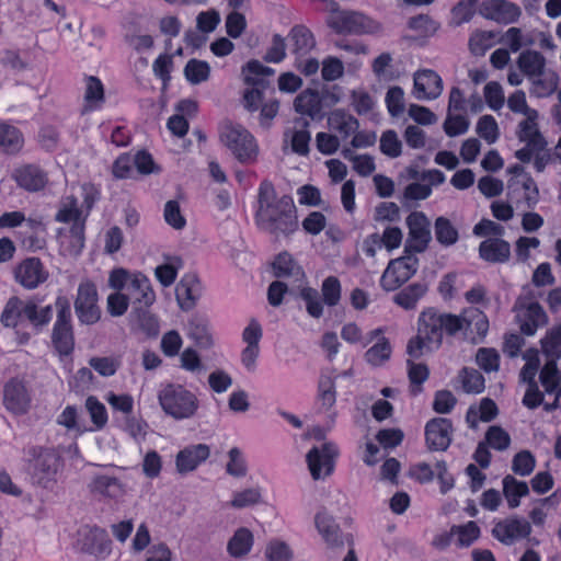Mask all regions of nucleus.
Masks as SVG:
<instances>
[{"label":"nucleus","mask_w":561,"mask_h":561,"mask_svg":"<svg viewBox=\"0 0 561 561\" xmlns=\"http://www.w3.org/2000/svg\"><path fill=\"white\" fill-rule=\"evenodd\" d=\"M427 286L424 283H413L394 295L393 301L409 310L416 307L420 299L426 294Z\"/></svg>","instance_id":"09e8293b"},{"label":"nucleus","mask_w":561,"mask_h":561,"mask_svg":"<svg viewBox=\"0 0 561 561\" xmlns=\"http://www.w3.org/2000/svg\"><path fill=\"white\" fill-rule=\"evenodd\" d=\"M228 474L234 478H243L248 473V463L243 451L238 447H232L228 451V461L226 465Z\"/></svg>","instance_id":"680f3d73"},{"label":"nucleus","mask_w":561,"mask_h":561,"mask_svg":"<svg viewBox=\"0 0 561 561\" xmlns=\"http://www.w3.org/2000/svg\"><path fill=\"white\" fill-rule=\"evenodd\" d=\"M98 290L91 280H82L79 284L75 309L78 319L85 324H93L99 321L101 311L98 306Z\"/></svg>","instance_id":"ddd939ff"},{"label":"nucleus","mask_w":561,"mask_h":561,"mask_svg":"<svg viewBox=\"0 0 561 561\" xmlns=\"http://www.w3.org/2000/svg\"><path fill=\"white\" fill-rule=\"evenodd\" d=\"M438 347L439 344L432 343L430 330L425 323H422V319L420 318L417 334L409 341L407 346L409 356L417 358L425 352H432Z\"/></svg>","instance_id":"ea45409f"},{"label":"nucleus","mask_w":561,"mask_h":561,"mask_svg":"<svg viewBox=\"0 0 561 561\" xmlns=\"http://www.w3.org/2000/svg\"><path fill=\"white\" fill-rule=\"evenodd\" d=\"M28 300L16 296L9 298L2 310L0 322L5 328L16 329L26 320Z\"/></svg>","instance_id":"c85d7f7f"},{"label":"nucleus","mask_w":561,"mask_h":561,"mask_svg":"<svg viewBox=\"0 0 561 561\" xmlns=\"http://www.w3.org/2000/svg\"><path fill=\"white\" fill-rule=\"evenodd\" d=\"M158 401L162 411L178 421L193 417L199 407L194 392L173 382L161 386L158 391Z\"/></svg>","instance_id":"7ed1b4c3"},{"label":"nucleus","mask_w":561,"mask_h":561,"mask_svg":"<svg viewBox=\"0 0 561 561\" xmlns=\"http://www.w3.org/2000/svg\"><path fill=\"white\" fill-rule=\"evenodd\" d=\"M76 546L82 552L93 556L99 560L106 559L112 551L111 540L106 531L95 526H82L77 534Z\"/></svg>","instance_id":"9d476101"},{"label":"nucleus","mask_w":561,"mask_h":561,"mask_svg":"<svg viewBox=\"0 0 561 561\" xmlns=\"http://www.w3.org/2000/svg\"><path fill=\"white\" fill-rule=\"evenodd\" d=\"M517 66L528 80L540 76V72L547 69L545 57L536 50L523 51L518 56Z\"/></svg>","instance_id":"79ce46f5"},{"label":"nucleus","mask_w":561,"mask_h":561,"mask_svg":"<svg viewBox=\"0 0 561 561\" xmlns=\"http://www.w3.org/2000/svg\"><path fill=\"white\" fill-rule=\"evenodd\" d=\"M539 380L545 391L549 394L554 393L556 398L551 404L546 405V410L551 411L558 408L561 396V373L554 360H547L539 373Z\"/></svg>","instance_id":"bb28decb"},{"label":"nucleus","mask_w":561,"mask_h":561,"mask_svg":"<svg viewBox=\"0 0 561 561\" xmlns=\"http://www.w3.org/2000/svg\"><path fill=\"white\" fill-rule=\"evenodd\" d=\"M221 144L241 163H252L259 156V145L254 136L242 125L226 123L220 127Z\"/></svg>","instance_id":"39448f33"},{"label":"nucleus","mask_w":561,"mask_h":561,"mask_svg":"<svg viewBox=\"0 0 561 561\" xmlns=\"http://www.w3.org/2000/svg\"><path fill=\"white\" fill-rule=\"evenodd\" d=\"M184 75L192 84H199L208 80L210 66L204 60L191 59L185 65Z\"/></svg>","instance_id":"bf43d9fd"},{"label":"nucleus","mask_w":561,"mask_h":561,"mask_svg":"<svg viewBox=\"0 0 561 561\" xmlns=\"http://www.w3.org/2000/svg\"><path fill=\"white\" fill-rule=\"evenodd\" d=\"M480 13L488 20L510 24L518 20L520 9L506 0H485L480 5Z\"/></svg>","instance_id":"aec40b11"},{"label":"nucleus","mask_w":561,"mask_h":561,"mask_svg":"<svg viewBox=\"0 0 561 561\" xmlns=\"http://www.w3.org/2000/svg\"><path fill=\"white\" fill-rule=\"evenodd\" d=\"M314 525L322 539L331 547L342 543L340 527L334 518L325 511H319L314 516Z\"/></svg>","instance_id":"e433bc0d"},{"label":"nucleus","mask_w":561,"mask_h":561,"mask_svg":"<svg viewBox=\"0 0 561 561\" xmlns=\"http://www.w3.org/2000/svg\"><path fill=\"white\" fill-rule=\"evenodd\" d=\"M186 335L195 345L208 350L214 345V339L209 331L208 321L199 316H193L186 324Z\"/></svg>","instance_id":"7c9ffc66"},{"label":"nucleus","mask_w":561,"mask_h":561,"mask_svg":"<svg viewBox=\"0 0 561 561\" xmlns=\"http://www.w3.org/2000/svg\"><path fill=\"white\" fill-rule=\"evenodd\" d=\"M294 107L297 113L306 115L310 118L320 117L322 114V101L318 91L306 89L300 92L294 102Z\"/></svg>","instance_id":"f704fd0d"},{"label":"nucleus","mask_w":561,"mask_h":561,"mask_svg":"<svg viewBox=\"0 0 561 561\" xmlns=\"http://www.w3.org/2000/svg\"><path fill=\"white\" fill-rule=\"evenodd\" d=\"M242 75L245 83L253 85L252 88L247 89L243 94L244 107L251 112L256 111L261 106L263 100V80L264 78L274 75V69L264 66L259 60H250L242 68Z\"/></svg>","instance_id":"0eeeda50"},{"label":"nucleus","mask_w":561,"mask_h":561,"mask_svg":"<svg viewBox=\"0 0 561 561\" xmlns=\"http://www.w3.org/2000/svg\"><path fill=\"white\" fill-rule=\"evenodd\" d=\"M508 172L512 174L507 184L508 196L516 203L524 202L528 207L535 206L539 192L531 176L518 164L511 167Z\"/></svg>","instance_id":"9b49d317"},{"label":"nucleus","mask_w":561,"mask_h":561,"mask_svg":"<svg viewBox=\"0 0 561 561\" xmlns=\"http://www.w3.org/2000/svg\"><path fill=\"white\" fill-rule=\"evenodd\" d=\"M409 237L407 247L414 252H422L431 240L430 221L421 211H413L407 218Z\"/></svg>","instance_id":"a211bd4d"},{"label":"nucleus","mask_w":561,"mask_h":561,"mask_svg":"<svg viewBox=\"0 0 561 561\" xmlns=\"http://www.w3.org/2000/svg\"><path fill=\"white\" fill-rule=\"evenodd\" d=\"M84 228L80 224L57 230L58 251L65 257H77L84 247Z\"/></svg>","instance_id":"6ab92c4d"},{"label":"nucleus","mask_w":561,"mask_h":561,"mask_svg":"<svg viewBox=\"0 0 561 561\" xmlns=\"http://www.w3.org/2000/svg\"><path fill=\"white\" fill-rule=\"evenodd\" d=\"M480 257L488 262H505L511 254L510 243L501 238H488L479 247Z\"/></svg>","instance_id":"c9c22d12"},{"label":"nucleus","mask_w":561,"mask_h":561,"mask_svg":"<svg viewBox=\"0 0 561 561\" xmlns=\"http://www.w3.org/2000/svg\"><path fill=\"white\" fill-rule=\"evenodd\" d=\"M48 272L38 259L30 257L21 262L15 268V279L23 287L33 289L44 283Z\"/></svg>","instance_id":"5701e85b"},{"label":"nucleus","mask_w":561,"mask_h":561,"mask_svg":"<svg viewBox=\"0 0 561 561\" xmlns=\"http://www.w3.org/2000/svg\"><path fill=\"white\" fill-rule=\"evenodd\" d=\"M209 455L210 449L206 444L187 446L176 455V470L182 474L194 471L201 463L207 460Z\"/></svg>","instance_id":"b1692460"},{"label":"nucleus","mask_w":561,"mask_h":561,"mask_svg":"<svg viewBox=\"0 0 561 561\" xmlns=\"http://www.w3.org/2000/svg\"><path fill=\"white\" fill-rule=\"evenodd\" d=\"M85 411L88 412L91 426L88 427L89 432H96L103 430L108 422V413L106 407L94 396H89L84 402Z\"/></svg>","instance_id":"a18cd8bd"},{"label":"nucleus","mask_w":561,"mask_h":561,"mask_svg":"<svg viewBox=\"0 0 561 561\" xmlns=\"http://www.w3.org/2000/svg\"><path fill=\"white\" fill-rule=\"evenodd\" d=\"M451 422L445 417H435L425 426L426 445L432 450H445L451 442Z\"/></svg>","instance_id":"412c9836"},{"label":"nucleus","mask_w":561,"mask_h":561,"mask_svg":"<svg viewBox=\"0 0 561 561\" xmlns=\"http://www.w3.org/2000/svg\"><path fill=\"white\" fill-rule=\"evenodd\" d=\"M465 331L476 334L479 340H482L489 330V320L486 316L477 308H469L465 310Z\"/></svg>","instance_id":"603ef678"},{"label":"nucleus","mask_w":561,"mask_h":561,"mask_svg":"<svg viewBox=\"0 0 561 561\" xmlns=\"http://www.w3.org/2000/svg\"><path fill=\"white\" fill-rule=\"evenodd\" d=\"M24 145V138L18 127L7 122H0V152L15 154Z\"/></svg>","instance_id":"4c0bfd02"},{"label":"nucleus","mask_w":561,"mask_h":561,"mask_svg":"<svg viewBox=\"0 0 561 561\" xmlns=\"http://www.w3.org/2000/svg\"><path fill=\"white\" fill-rule=\"evenodd\" d=\"M328 127L337 134L341 140L348 139L359 127L357 118L345 110H333L328 115Z\"/></svg>","instance_id":"393cba45"},{"label":"nucleus","mask_w":561,"mask_h":561,"mask_svg":"<svg viewBox=\"0 0 561 561\" xmlns=\"http://www.w3.org/2000/svg\"><path fill=\"white\" fill-rule=\"evenodd\" d=\"M56 422L68 432L75 433L76 435H82L89 432L88 426L80 420L79 410L75 405H67L58 414Z\"/></svg>","instance_id":"8fccbe9b"},{"label":"nucleus","mask_w":561,"mask_h":561,"mask_svg":"<svg viewBox=\"0 0 561 561\" xmlns=\"http://www.w3.org/2000/svg\"><path fill=\"white\" fill-rule=\"evenodd\" d=\"M337 455L336 445L330 442L311 448L306 460L312 479L322 480L332 474Z\"/></svg>","instance_id":"f8f14e48"},{"label":"nucleus","mask_w":561,"mask_h":561,"mask_svg":"<svg viewBox=\"0 0 561 561\" xmlns=\"http://www.w3.org/2000/svg\"><path fill=\"white\" fill-rule=\"evenodd\" d=\"M257 225L272 233L288 234L297 229V216L290 196L276 197L273 185L263 182L259 188Z\"/></svg>","instance_id":"f257e3e1"},{"label":"nucleus","mask_w":561,"mask_h":561,"mask_svg":"<svg viewBox=\"0 0 561 561\" xmlns=\"http://www.w3.org/2000/svg\"><path fill=\"white\" fill-rule=\"evenodd\" d=\"M531 531L530 524L523 518H506L493 527V536L505 545L526 538Z\"/></svg>","instance_id":"4be33fe9"},{"label":"nucleus","mask_w":561,"mask_h":561,"mask_svg":"<svg viewBox=\"0 0 561 561\" xmlns=\"http://www.w3.org/2000/svg\"><path fill=\"white\" fill-rule=\"evenodd\" d=\"M451 535L461 547H468L476 541L480 536V528L474 522H468L465 525L454 526Z\"/></svg>","instance_id":"69168bd1"},{"label":"nucleus","mask_w":561,"mask_h":561,"mask_svg":"<svg viewBox=\"0 0 561 561\" xmlns=\"http://www.w3.org/2000/svg\"><path fill=\"white\" fill-rule=\"evenodd\" d=\"M501 42L516 53L522 47L531 45L533 37L518 27H510L501 37Z\"/></svg>","instance_id":"338daca9"},{"label":"nucleus","mask_w":561,"mask_h":561,"mask_svg":"<svg viewBox=\"0 0 561 561\" xmlns=\"http://www.w3.org/2000/svg\"><path fill=\"white\" fill-rule=\"evenodd\" d=\"M87 217L78 199L73 195H67L59 203L55 220L61 224H70V226L80 224L81 227H85Z\"/></svg>","instance_id":"a878e982"},{"label":"nucleus","mask_w":561,"mask_h":561,"mask_svg":"<svg viewBox=\"0 0 561 561\" xmlns=\"http://www.w3.org/2000/svg\"><path fill=\"white\" fill-rule=\"evenodd\" d=\"M469 127V114L447 112V116L444 122V131L449 137L463 135L468 131Z\"/></svg>","instance_id":"13d9d810"},{"label":"nucleus","mask_w":561,"mask_h":561,"mask_svg":"<svg viewBox=\"0 0 561 561\" xmlns=\"http://www.w3.org/2000/svg\"><path fill=\"white\" fill-rule=\"evenodd\" d=\"M496 414V404L490 399H482L480 404L469 408L466 419L470 427L474 428L479 422H490Z\"/></svg>","instance_id":"49530a36"},{"label":"nucleus","mask_w":561,"mask_h":561,"mask_svg":"<svg viewBox=\"0 0 561 561\" xmlns=\"http://www.w3.org/2000/svg\"><path fill=\"white\" fill-rule=\"evenodd\" d=\"M84 87L85 108L89 111L101 108L104 103V85L102 81L94 76H88L84 79Z\"/></svg>","instance_id":"de8ad7c7"},{"label":"nucleus","mask_w":561,"mask_h":561,"mask_svg":"<svg viewBox=\"0 0 561 561\" xmlns=\"http://www.w3.org/2000/svg\"><path fill=\"white\" fill-rule=\"evenodd\" d=\"M336 402V391L334 379L322 375L318 382V393L316 398V409L319 413H332Z\"/></svg>","instance_id":"473e14b6"},{"label":"nucleus","mask_w":561,"mask_h":561,"mask_svg":"<svg viewBox=\"0 0 561 561\" xmlns=\"http://www.w3.org/2000/svg\"><path fill=\"white\" fill-rule=\"evenodd\" d=\"M444 90L442 77L432 69L422 68L413 73L412 95L419 101H434Z\"/></svg>","instance_id":"dca6fc26"},{"label":"nucleus","mask_w":561,"mask_h":561,"mask_svg":"<svg viewBox=\"0 0 561 561\" xmlns=\"http://www.w3.org/2000/svg\"><path fill=\"white\" fill-rule=\"evenodd\" d=\"M289 38L297 57L307 55L316 45L313 35L305 26H295L289 33Z\"/></svg>","instance_id":"3c124183"},{"label":"nucleus","mask_w":561,"mask_h":561,"mask_svg":"<svg viewBox=\"0 0 561 561\" xmlns=\"http://www.w3.org/2000/svg\"><path fill=\"white\" fill-rule=\"evenodd\" d=\"M417 270V261L410 256L391 260L381 275L380 286L387 290H396L409 280Z\"/></svg>","instance_id":"2eb2a0df"},{"label":"nucleus","mask_w":561,"mask_h":561,"mask_svg":"<svg viewBox=\"0 0 561 561\" xmlns=\"http://www.w3.org/2000/svg\"><path fill=\"white\" fill-rule=\"evenodd\" d=\"M560 501L561 499L557 492L539 500L529 513V518L531 519L533 524L536 526L543 525L548 514L558 507Z\"/></svg>","instance_id":"5fc2aeb1"},{"label":"nucleus","mask_w":561,"mask_h":561,"mask_svg":"<svg viewBox=\"0 0 561 561\" xmlns=\"http://www.w3.org/2000/svg\"><path fill=\"white\" fill-rule=\"evenodd\" d=\"M27 471L34 483L49 489L57 481L60 468L59 455L50 448L32 446L25 454Z\"/></svg>","instance_id":"20e7f679"},{"label":"nucleus","mask_w":561,"mask_h":561,"mask_svg":"<svg viewBox=\"0 0 561 561\" xmlns=\"http://www.w3.org/2000/svg\"><path fill=\"white\" fill-rule=\"evenodd\" d=\"M422 323H425L434 344H442L444 333L454 335L465 330V311L460 316L450 313H437L427 310L421 313Z\"/></svg>","instance_id":"6e6552de"},{"label":"nucleus","mask_w":561,"mask_h":561,"mask_svg":"<svg viewBox=\"0 0 561 561\" xmlns=\"http://www.w3.org/2000/svg\"><path fill=\"white\" fill-rule=\"evenodd\" d=\"M13 176L19 186L30 192L39 191L47 183L46 174L36 165L18 168Z\"/></svg>","instance_id":"c756f323"},{"label":"nucleus","mask_w":561,"mask_h":561,"mask_svg":"<svg viewBox=\"0 0 561 561\" xmlns=\"http://www.w3.org/2000/svg\"><path fill=\"white\" fill-rule=\"evenodd\" d=\"M531 83L530 92L537 98H547L554 93L559 84V76L554 70L545 69L540 76L529 80Z\"/></svg>","instance_id":"37998d69"},{"label":"nucleus","mask_w":561,"mask_h":561,"mask_svg":"<svg viewBox=\"0 0 561 561\" xmlns=\"http://www.w3.org/2000/svg\"><path fill=\"white\" fill-rule=\"evenodd\" d=\"M57 320L53 329V344L60 355H69L73 350V334L71 327V309L67 298L56 300Z\"/></svg>","instance_id":"1a4fd4ad"},{"label":"nucleus","mask_w":561,"mask_h":561,"mask_svg":"<svg viewBox=\"0 0 561 561\" xmlns=\"http://www.w3.org/2000/svg\"><path fill=\"white\" fill-rule=\"evenodd\" d=\"M525 365L520 370L519 378L525 383H537L536 376L539 371L540 356L536 348H528L524 352Z\"/></svg>","instance_id":"4d7b16f0"},{"label":"nucleus","mask_w":561,"mask_h":561,"mask_svg":"<svg viewBox=\"0 0 561 561\" xmlns=\"http://www.w3.org/2000/svg\"><path fill=\"white\" fill-rule=\"evenodd\" d=\"M328 25L340 34H374L379 32L380 24L368 15L354 11H332L327 20Z\"/></svg>","instance_id":"423d86ee"},{"label":"nucleus","mask_w":561,"mask_h":561,"mask_svg":"<svg viewBox=\"0 0 561 561\" xmlns=\"http://www.w3.org/2000/svg\"><path fill=\"white\" fill-rule=\"evenodd\" d=\"M273 273L276 277H296L297 279L304 276L301 267L294 261L293 256L283 252L279 253L273 262Z\"/></svg>","instance_id":"864d4df0"},{"label":"nucleus","mask_w":561,"mask_h":561,"mask_svg":"<svg viewBox=\"0 0 561 561\" xmlns=\"http://www.w3.org/2000/svg\"><path fill=\"white\" fill-rule=\"evenodd\" d=\"M3 404L15 415L25 414L31 407V394L23 380L13 378L3 388Z\"/></svg>","instance_id":"f3484780"},{"label":"nucleus","mask_w":561,"mask_h":561,"mask_svg":"<svg viewBox=\"0 0 561 561\" xmlns=\"http://www.w3.org/2000/svg\"><path fill=\"white\" fill-rule=\"evenodd\" d=\"M108 286L114 290L126 289L139 308H149L156 301V293L150 279L140 272H128L123 267L114 268L108 275Z\"/></svg>","instance_id":"f03ea898"},{"label":"nucleus","mask_w":561,"mask_h":561,"mask_svg":"<svg viewBox=\"0 0 561 561\" xmlns=\"http://www.w3.org/2000/svg\"><path fill=\"white\" fill-rule=\"evenodd\" d=\"M538 112L533 116L528 115L518 125V138L522 142L534 147L535 149H543L547 147V141L540 134L537 119Z\"/></svg>","instance_id":"2f4dec72"},{"label":"nucleus","mask_w":561,"mask_h":561,"mask_svg":"<svg viewBox=\"0 0 561 561\" xmlns=\"http://www.w3.org/2000/svg\"><path fill=\"white\" fill-rule=\"evenodd\" d=\"M541 348L547 360H554L561 355V328L550 330L541 340Z\"/></svg>","instance_id":"e2e57ef3"},{"label":"nucleus","mask_w":561,"mask_h":561,"mask_svg":"<svg viewBox=\"0 0 561 561\" xmlns=\"http://www.w3.org/2000/svg\"><path fill=\"white\" fill-rule=\"evenodd\" d=\"M503 494L510 508H516L520 505V500L528 495L529 486L527 482L519 481L513 476L503 478Z\"/></svg>","instance_id":"c03bdc74"},{"label":"nucleus","mask_w":561,"mask_h":561,"mask_svg":"<svg viewBox=\"0 0 561 561\" xmlns=\"http://www.w3.org/2000/svg\"><path fill=\"white\" fill-rule=\"evenodd\" d=\"M176 299L182 309H191L201 296V284L193 275L184 276L178 284Z\"/></svg>","instance_id":"72a5a7b5"},{"label":"nucleus","mask_w":561,"mask_h":561,"mask_svg":"<svg viewBox=\"0 0 561 561\" xmlns=\"http://www.w3.org/2000/svg\"><path fill=\"white\" fill-rule=\"evenodd\" d=\"M264 557L266 561H293L294 551L286 541L273 538L265 546Z\"/></svg>","instance_id":"6e6d98bb"},{"label":"nucleus","mask_w":561,"mask_h":561,"mask_svg":"<svg viewBox=\"0 0 561 561\" xmlns=\"http://www.w3.org/2000/svg\"><path fill=\"white\" fill-rule=\"evenodd\" d=\"M90 489L93 493L113 500L122 499L127 492L126 485L118 478L106 473L94 476Z\"/></svg>","instance_id":"cd10ccee"},{"label":"nucleus","mask_w":561,"mask_h":561,"mask_svg":"<svg viewBox=\"0 0 561 561\" xmlns=\"http://www.w3.org/2000/svg\"><path fill=\"white\" fill-rule=\"evenodd\" d=\"M514 311L516 321L523 334L531 336L539 328L547 324L548 318L542 307L531 300L518 299Z\"/></svg>","instance_id":"4468645a"},{"label":"nucleus","mask_w":561,"mask_h":561,"mask_svg":"<svg viewBox=\"0 0 561 561\" xmlns=\"http://www.w3.org/2000/svg\"><path fill=\"white\" fill-rule=\"evenodd\" d=\"M382 333L381 329L370 332V340L377 339V342L367 350L365 358L373 366L382 365L391 356L392 348L389 341L385 336H379Z\"/></svg>","instance_id":"58836bf2"},{"label":"nucleus","mask_w":561,"mask_h":561,"mask_svg":"<svg viewBox=\"0 0 561 561\" xmlns=\"http://www.w3.org/2000/svg\"><path fill=\"white\" fill-rule=\"evenodd\" d=\"M182 266L181 259H169L164 264L158 265L154 270L156 278L163 287L171 286L176 279L178 272Z\"/></svg>","instance_id":"052dcab7"},{"label":"nucleus","mask_w":561,"mask_h":561,"mask_svg":"<svg viewBox=\"0 0 561 561\" xmlns=\"http://www.w3.org/2000/svg\"><path fill=\"white\" fill-rule=\"evenodd\" d=\"M497 41V35L491 31H477L469 41V46L474 55H483Z\"/></svg>","instance_id":"774afa93"},{"label":"nucleus","mask_w":561,"mask_h":561,"mask_svg":"<svg viewBox=\"0 0 561 561\" xmlns=\"http://www.w3.org/2000/svg\"><path fill=\"white\" fill-rule=\"evenodd\" d=\"M254 543V537L250 529L238 528L227 543V551L233 558L247 556Z\"/></svg>","instance_id":"a19ab883"},{"label":"nucleus","mask_w":561,"mask_h":561,"mask_svg":"<svg viewBox=\"0 0 561 561\" xmlns=\"http://www.w3.org/2000/svg\"><path fill=\"white\" fill-rule=\"evenodd\" d=\"M53 318L50 306L38 307L33 300H28L26 320L36 329L49 323Z\"/></svg>","instance_id":"0e129e2a"}]
</instances>
